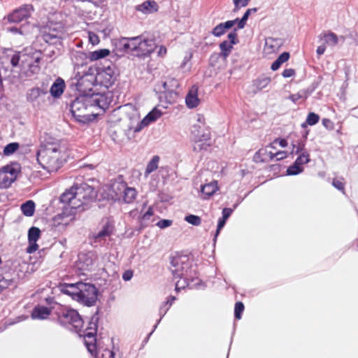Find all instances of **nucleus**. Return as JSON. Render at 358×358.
<instances>
[{
  "label": "nucleus",
  "mask_w": 358,
  "mask_h": 358,
  "mask_svg": "<svg viewBox=\"0 0 358 358\" xmlns=\"http://www.w3.org/2000/svg\"><path fill=\"white\" fill-rule=\"evenodd\" d=\"M94 77L97 83L106 88L111 87L116 80L114 69L110 66L100 69Z\"/></svg>",
  "instance_id": "obj_13"
},
{
  "label": "nucleus",
  "mask_w": 358,
  "mask_h": 358,
  "mask_svg": "<svg viewBox=\"0 0 358 358\" xmlns=\"http://www.w3.org/2000/svg\"><path fill=\"white\" fill-rule=\"evenodd\" d=\"M244 310V305L242 302H236L234 308V316L237 320L241 318V315Z\"/></svg>",
  "instance_id": "obj_48"
},
{
  "label": "nucleus",
  "mask_w": 358,
  "mask_h": 358,
  "mask_svg": "<svg viewBox=\"0 0 358 358\" xmlns=\"http://www.w3.org/2000/svg\"><path fill=\"white\" fill-rule=\"evenodd\" d=\"M92 107H97L103 110L108 108L110 101L103 94H94L89 95Z\"/></svg>",
  "instance_id": "obj_18"
},
{
  "label": "nucleus",
  "mask_w": 358,
  "mask_h": 358,
  "mask_svg": "<svg viewBox=\"0 0 358 358\" xmlns=\"http://www.w3.org/2000/svg\"><path fill=\"white\" fill-rule=\"evenodd\" d=\"M170 270L174 278H180L176 283V291L185 287L193 289L200 288L203 286L201 280L193 276L194 271L192 269L191 262L186 255H178L172 257Z\"/></svg>",
  "instance_id": "obj_1"
},
{
  "label": "nucleus",
  "mask_w": 358,
  "mask_h": 358,
  "mask_svg": "<svg viewBox=\"0 0 358 358\" xmlns=\"http://www.w3.org/2000/svg\"><path fill=\"white\" fill-rule=\"evenodd\" d=\"M226 32L227 31L224 28L222 23L217 24L211 31L212 34L216 37H220L224 35Z\"/></svg>",
  "instance_id": "obj_49"
},
{
  "label": "nucleus",
  "mask_w": 358,
  "mask_h": 358,
  "mask_svg": "<svg viewBox=\"0 0 358 358\" xmlns=\"http://www.w3.org/2000/svg\"><path fill=\"white\" fill-rule=\"evenodd\" d=\"M232 212H233V210L231 208H224L222 210V218L227 220V219L231 215Z\"/></svg>",
  "instance_id": "obj_62"
},
{
  "label": "nucleus",
  "mask_w": 358,
  "mask_h": 358,
  "mask_svg": "<svg viewBox=\"0 0 358 358\" xmlns=\"http://www.w3.org/2000/svg\"><path fill=\"white\" fill-rule=\"evenodd\" d=\"M136 12L144 15H151L158 11L159 6L154 0H146L134 7Z\"/></svg>",
  "instance_id": "obj_15"
},
{
  "label": "nucleus",
  "mask_w": 358,
  "mask_h": 358,
  "mask_svg": "<svg viewBox=\"0 0 358 358\" xmlns=\"http://www.w3.org/2000/svg\"><path fill=\"white\" fill-rule=\"evenodd\" d=\"M96 358H100L99 354H97ZM102 358H115V353L106 349L104 350V353L102 354Z\"/></svg>",
  "instance_id": "obj_61"
},
{
  "label": "nucleus",
  "mask_w": 358,
  "mask_h": 358,
  "mask_svg": "<svg viewBox=\"0 0 358 358\" xmlns=\"http://www.w3.org/2000/svg\"><path fill=\"white\" fill-rule=\"evenodd\" d=\"M51 313V310L45 306L35 307L31 313V317L33 319L44 320L46 319Z\"/></svg>",
  "instance_id": "obj_29"
},
{
  "label": "nucleus",
  "mask_w": 358,
  "mask_h": 358,
  "mask_svg": "<svg viewBox=\"0 0 358 358\" xmlns=\"http://www.w3.org/2000/svg\"><path fill=\"white\" fill-rule=\"evenodd\" d=\"M332 185L337 189H338L344 193V190H345L344 182H343L342 180L334 179L333 182H332Z\"/></svg>",
  "instance_id": "obj_54"
},
{
  "label": "nucleus",
  "mask_w": 358,
  "mask_h": 358,
  "mask_svg": "<svg viewBox=\"0 0 358 358\" xmlns=\"http://www.w3.org/2000/svg\"><path fill=\"white\" fill-rule=\"evenodd\" d=\"M22 55H20V52H15L10 58V64L13 67L18 66L20 61H22Z\"/></svg>",
  "instance_id": "obj_51"
},
{
  "label": "nucleus",
  "mask_w": 358,
  "mask_h": 358,
  "mask_svg": "<svg viewBox=\"0 0 358 358\" xmlns=\"http://www.w3.org/2000/svg\"><path fill=\"white\" fill-rule=\"evenodd\" d=\"M138 41L139 36L122 38L117 42V46L120 50L126 52H136L138 55Z\"/></svg>",
  "instance_id": "obj_14"
},
{
  "label": "nucleus",
  "mask_w": 358,
  "mask_h": 358,
  "mask_svg": "<svg viewBox=\"0 0 358 358\" xmlns=\"http://www.w3.org/2000/svg\"><path fill=\"white\" fill-rule=\"evenodd\" d=\"M138 45V55L143 56L151 54L156 48V44L152 39L144 38L142 36H139Z\"/></svg>",
  "instance_id": "obj_16"
},
{
  "label": "nucleus",
  "mask_w": 358,
  "mask_h": 358,
  "mask_svg": "<svg viewBox=\"0 0 358 358\" xmlns=\"http://www.w3.org/2000/svg\"><path fill=\"white\" fill-rule=\"evenodd\" d=\"M43 41L51 45L60 43L64 34V27L62 22L49 21L41 29Z\"/></svg>",
  "instance_id": "obj_7"
},
{
  "label": "nucleus",
  "mask_w": 358,
  "mask_h": 358,
  "mask_svg": "<svg viewBox=\"0 0 358 358\" xmlns=\"http://www.w3.org/2000/svg\"><path fill=\"white\" fill-rule=\"evenodd\" d=\"M59 322L64 327L78 332L83 326V320L78 313L66 308H62L57 313Z\"/></svg>",
  "instance_id": "obj_6"
},
{
  "label": "nucleus",
  "mask_w": 358,
  "mask_h": 358,
  "mask_svg": "<svg viewBox=\"0 0 358 358\" xmlns=\"http://www.w3.org/2000/svg\"><path fill=\"white\" fill-rule=\"evenodd\" d=\"M303 171V168L302 166H299L298 164H296V163L294 162L293 165L290 166L287 169V175L295 176L301 173Z\"/></svg>",
  "instance_id": "obj_44"
},
{
  "label": "nucleus",
  "mask_w": 358,
  "mask_h": 358,
  "mask_svg": "<svg viewBox=\"0 0 358 358\" xmlns=\"http://www.w3.org/2000/svg\"><path fill=\"white\" fill-rule=\"evenodd\" d=\"M43 93L42 90L38 87L32 88L29 90L27 94V99L29 102L35 101Z\"/></svg>",
  "instance_id": "obj_39"
},
{
  "label": "nucleus",
  "mask_w": 358,
  "mask_h": 358,
  "mask_svg": "<svg viewBox=\"0 0 358 358\" xmlns=\"http://www.w3.org/2000/svg\"><path fill=\"white\" fill-rule=\"evenodd\" d=\"M77 212H78L77 209L73 208L70 203H67L62 212L52 219V226L59 231H62L75 220Z\"/></svg>",
  "instance_id": "obj_8"
},
{
  "label": "nucleus",
  "mask_w": 358,
  "mask_h": 358,
  "mask_svg": "<svg viewBox=\"0 0 358 358\" xmlns=\"http://www.w3.org/2000/svg\"><path fill=\"white\" fill-rule=\"evenodd\" d=\"M226 221H227L226 220H224V219H223L222 217L219 219L218 223H217V227L216 233H215V239L218 236L220 230L224 227Z\"/></svg>",
  "instance_id": "obj_58"
},
{
  "label": "nucleus",
  "mask_w": 358,
  "mask_h": 358,
  "mask_svg": "<svg viewBox=\"0 0 358 358\" xmlns=\"http://www.w3.org/2000/svg\"><path fill=\"white\" fill-rule=\"evenodd\" d=\"M33 11L34 8L31 5L24 4L8 14L3 20H7L9 23L17 24L29 19Z\"/></svg>",
  "instance_id": "obj_10"
},
{
  "label": "nucleus",
  "mask_w": 358,
  "mask_h": 358,
  "mask_svg": "<svg viewBox=\"0 0 358 358\" xmlns=\"http://www.w3.org/2000/svg\"><path fill=\"white\" fill-rule=\"evenodd\" d=\"M137 195V192L136 189L133 187H126L125 190L122 194V198L125 203H133L136 199Z\"/></svg>",
  "instance_id": "obj_33"
},
{
  "label": "nucleus",
  "mask_w": 358,
  "mask_h": 358,
  "mask_svg": "<svg viewBox=\"0 0 358 358\" xmlns=\"http://www.w3.org/2000/svg\"><path fill=\"white\" fill-rule=\"evenodd\" d=\"M173 223V221L171 220H161L157 223V226L160 229H165L166 227H170Z\"/></svg>",
  "instance_id": "obj_55"
},
{
  "label": "nucleus",
  "mask_w": 358,
  "mask_h": 358,
  "mask_svg": "<svg viewBox=\"0 0 358 358\" xmlns=\"http://www.w3.org/2000/svg\"><path fill=\"white\" fill-rule=\"evenodd\" d=\"M198 89L196 87L193 86L189 91L185 98L187 106L189 108H196L199 104V99L197 94Z\"/></svg>",
  "instance_id": "obj_24"
},
{
  "label": "nucleus",
  "mask_w": 358,
  "mask_h": 358,
  "mask_svg": "<svg viewBox=\"0 0 358 358\" xmlns=\"http://www.w3.org/2000/svg\"><path fill=\"white\" fill-rule=\"evenodd\" d=\"M219 47L220 49V55L224 59H226L227 57H229L233 49V45L231 44L230 42H228V41H224L222 43H220Z\"/></svg>",
  "instance_id": "obj_37"
},
{
  "label": "nucleus",
  "mask_w": 358,
  "mask_h": 358,
  "mask_svg": "<svg viewBox=\"0 0 358 358\" xmlns=\"http://www.w3.org/2000/svg\"><path fill=\"white\" fill-rule=\"evenodd\" d=\"M88 38H89V42L92 45L99 44V43L100 41L99 36L96 34H94L92 31L88 32Z\"/></svg>",
  "instance_id": "obj_53"
},
{
  "label": "nucleus",
  "mask_w": 358,
  "mask_h": 358,
  "mask_svg": "<svg viewBox=\"0 0 358 358\" xmlns=\"http://www.w3.org/2000/svg\"><path fill=\"white\" fill-rule=\"evenodd\" d=\"M37 161L48 172H56L65 161L63 150L57 143L41 145L37 152Z\"/></svg>",
  "instance_id": "obj_3"
},
{
  "label": "nucleus",
  "mask_w": 358,
  "mask_h": 358,
  "mask_svg": "<svg viewBox=\"0 0 358 358\" xmlns=\"http://www.w3.org/2000/svg\"><path fill=\"white\" fill-rule=\"evenodd\" d=\"M126 187L127 185L124 182H115L112 184L110 188V194L112 197H113L115 199H119L122 196Z\"/></svg>",
  "instance_id": "obj_30"
},
{
  "label": "nucleus",
  "mask_w": 358,
  "mask_h": 358,
  "mask_svg": "<svg viewBox=\"0 0 358 358\" xmlns=\"http://www.w3.org/2000/svg\"><path fill=\"white\" fill-rule=\"evenodd\" d=\"M9 179V176L6 173L1 174V169H0V183L3 187H8L10 185H7V180Z\"/></svg>",
  "instance_id": "obj_56"
},
{
  "label": "nucleus",
  "mask_w": 358,
  "mask_h": 358,
  "mask_svg": "<svg viewBox=\"0 0 358 358\" xmlns=\"http://www.w3.org/2000/svg\"><path fill=\"white\" fill-rule=\"evenodd\" d=\"M110 55L108 49H99L89 53V59L90 61H96L104 58Z\"/></svg>",
  "instance_id": "obj_36"
},
{
  "label": "nucleus",
  "mask_w": 358,
  "mask_h": 358,
  "mask_svg": "<svg viewBox=\"0 0 358 358\" xmlns=\"http://www.w3.org/2000/svg\"><path fill=\"white\" fill-rule=\"evenodd\" d=\"M13 284V280L6 279L3 276L0 275V293L4 289L8 288Z\"/></svg>",
  "instance_id": "obj_50"
},
{
  "label": "nucleus",
  "mask_w": 358,
  "mask_h": 358,
  "mask_svg": "<svg viewBox=\"0 0 358 358\" xmlns=\"http://www.w3.org/2000/svg\"><path fill=\"white\" fill-rule=\"evenodd\" d=\"M21 210L27 217H31L35 211V203L33 201L29 200L21 205Z\"/></svg>",
  "instance_id": "obj_34"
},
{
  "label": "nucleus",
  "mask_w": 358,
  "mask_h": 358,
  "mask_svg": "<svg viewBox=\"0 0 358 358\" xmlns=\"http://www.w3.org/2000/svg\"><path fill=\"white\" fill-rule=\"evenodd\" d=\"M281 45L282 42L280 39L273 38H266L264 52L267 55L272 54L278 51Z\"/></svg>",
  "instance_id": "obj_23"
},
{
  "label": "nucleus",
  "mask_w": 358,
  "mask_h": 358,
  "mask_svg": "<svg viewBox=\"0 0 358 358\" xmlns=\"http://www.w3.org/2000/svg\"><path fill=\"white\" fill-rule=\"evenodd\" d=\"M60 291L69 296L73 300H77L80 289V282L77 283L67 284L64 283L59 286Z\"/></svg>",
  "instance_id": "obj_21"
},
{
  "label": "nucleus",
  "mask_w": 358,
  "mask_h": 358,
  "mask_svg": "<svg viewBox=\"0 0 358 358\" xmlns=\"http://www.w3.org/2000/svg\"><path fill=\"white\" fill-rule=\"evenodd\" d=\"M320 38L321 40L324 41V43L329 46H335L338 43V36L333 32L324 34L323 36H321Z\"/></svg>",
  "instance_id": "obj_35"
},
{
  "label": "nucleus",
  "mask_w": 358,
  "mask_h": 358,
  "mask_svg": "<svg viewBox=\"0 0 358 358\" xmlns=\"http://www.w3.org/2000/svg\"><path fill=\"white\" fill-rule=\"evenodd\" d=\"M309 162V154L307 152H303L296 158L294 162L296 164L302 166L303 164H307Z\"/></svg>",
  "instance_id": "obj_45"
},
{
  "label": "nucleus",
  "mask_w": 358,
  "mask_h": 358,
  "mask_svg": "<svg viewBox=\"0 0 358 358\" xmlns=\"http://www.w3.org/2000/svg\"><path fill=\"white\" fill-rule=\"evenodd\" d=\"M133 271L131 270H127L122 275V279L124 281L130 280L133 277Z\"/></svg>",
  "instance_id": "obj_64"
},
{
  "label": "nucleus",
  "mask_w": 358,
  "mask_h": 358,
  "mask_svg": "<svg viewBox=\"0 0 358 358\" xmlns=\"http://www.w3.org/2000/svg\"><path fill=\"white\" fill-rule=\"evenodd\" d=\"M96 196L94 189L86 183L76 185L64 192L60 201L62 203H70L73 208L78 212L84 211L89 208L90 203Z\"/></svg>",
  "instance_id": "obj_2"
},
{
  "label": "nucleus",
  "mask_w": 358,
  "mask_h": 358,
  "mask_svg": "<svg viewBox=\"0 0 358 358\" xmlns=\"http://www.w3.org/2000/svg\"><path fill=\"white\" fill-rule=\"evenodd\" d=\"M162 111L157 108H155L143 119V124H150V123L155 122L162 116Z\"/></svg>",
  "instance_id": "obj_31"
},
{
  "label": "nucleus",
  "mask_w": 358,
  "mask_h": 358,
  "mask_svg": "<svg viewBox=\"0 0 358 358\" xmlns=\"http://www.w3.org/2000/svg\"><path fill=\"white\" fill-rule=\"evenodd\" d=\"M238 18H236L234 20H228L225 22H222L224 28L226 31L230 29L232 27H234L236 23H238Z\"/></svg>",
  "instance_id": "obj_57"
},
{
  "label": "nucleus",
  "mask_w": 358,
  "mask_h": 358,
  "mask_svg": "<svg viewBox=\"0 0 358 358\" xmlns=\"http://www.w3.org/2000/svg\"><path fill=\"white\" fill-rule=\"evenodd\" d=\"M41 231L38 228L32 227L28 231V241L29 243L36 242L40 238Z\"/></svg>",
  "instance_id": "obj_40"
},
{
  "label": "nucleus",
  "mask_w": 358,
  "mask_h": 358,
  "mask_svg": "<svg viewBox=\"0 0 358 358\" xmlns=\"http://www.w3.org/2000/svg\"><path fill=\"white\" fill-rule=\"evenodd\" d=\"M218 190L217 182L215 180L201 185V192L203 195V199H208L213 195Z\"/></svg>",
  "instance_id": "obj_28"
},
{
  "label": "nucleus",
  "mask_w": 358,
  "mask_h": 358,
  "mask_svg": "<svg viewBox=\"0 0 358 358\" xmlns=\"http://www.w3.org/2000/svg\"><path fill=\"white\" fill-rule=\"evenodd\" d=\"M251 10H253V13L257 12V9L256 8H249L248 9L244 15H243L242 18L241 20L238 19V29H243L246 24V22L251 14Z\"/></svg>",
  "instance_id": "obj_42"
},
{
  "label": "nucleus",
  "mask_w": 358,
  "mask_h": 358,
  "mask_svg": "<svg viewBox=\"0 0 358 358\" xmlns=\"http://www.w3.org/2000/svg\"><path fill=\"white\" fill-rule=\"evenodd\" d=\"M113 225L110 222L107 220L103 225L101 229L94 231L92 234V238L95 242H101L106 240V238L110 237L113 231Z\"/></svg>",
  "instance_id": "obj_17"
},
{
  "label": "nucleus",
  "mask_w": 358,
  "mask_h": 358,
  "mask_svg": "<svg viewBox=\"0 0 358 358\" xmlns=\"http://www.w3.org/2000/svg\"><path fill=\"white\" fill-rule=\"evenodd\" d=\"M18 148L19 144L17 143H10L4 148L3 154L5 155H10L14 153Z\"/></svg>",
  "instance_id": "obj_46"
},
{
  "label": "nucleus",
  "mask_w": 358,
  "mask_h": 358,
  "mask_svg": "<svg viewBox=\"0 0 358 358\" xmlns=\"http://www.w3.org/2000/svg\"><path fill=\"white\" fill-rule=\"evenodd\" d=\"M319 120L320 116L317 114L315 113H310L307 116L306 123L313 126L319 122Z\"/></svg>",
  "instance_id": "obj_47"
},
{
  "label": "nucleus",
  "mask_w": 358,
  "mask_h": 358,
  "mask_svg": "<svg viewBox=\"0 0 358 358\" xmlns=\"http://www.w3.org/2000/svg\"><path fill=\"white\" fill-rule=\"evenodd\" d=\"M176 299L175 296H170L166 301L164 302L161 306L159 307V314L160 315V318L157 322L159 324L162 319V317L166 314L171 306H172L173 301Z\"/></svg>",
  "instance_id": "obj_32"
},
{
  "label": "nucleus",
  "mask_w": 358,
  "mask_h": 358,
  "mask_svg": "<svg viewBox=\"0 0 358 358\" xmlns=\"http://www.w3.org/2000/svg\"><path fill=\"white\" fill-rule=\"evenodd\" d=\"M309 96V93L307 90H301L296 94H291L289 99L294 103H296L299 100H305Z\"/></svg>",
  "instance_id": "obj_41"
},
{
  "label": "nucleus",
  "mask_w": 358,
  "mask_h": 358,
  "mask_svg": "<svg viewBox=\"0 0 358 358\" xmlns=\"http://www.w3.org/2000/svg\"><path fill=\"white\" fill-rule=\"evenodd\" d=\"M92 254H80L78 255V266L81 270L89 271L94 265Z\"/></svg>",
  "instance_id": "obj_22"
},
{
  "label": "nucleus",
  "mask_w": 358,
  "mask_h": 358,
  "mask_svg": "<svg viewBox=\"0 0 358 358\" xmlns=\"http://www.w3.org/2000/svg\"><path fill=\"white\" fill-rule=\"evenodd\" d=\"M64 88V81L62 78H58L52 85L50 89V93L53 97L58 98L63 94Z\"/></svg>",
  "instance_id": "obj_25"
},
{
  "label": "nucleus",
  "mask_w": 358,
  "mask_h": 358,
  "mask_svg": "<svg viewBox=\"0 0 358 358\" xmlns=\"http://www.w3.org/2000/svg\"><path fill=\"white\" fill-rule=\"evenodd\" d=\"M75 79L77 80L75 84L80 95H91L92 94L91 92L92 91L94 83L96 81L93 74L85 73L78 78L76 76Z\"/></svg>",
  "instance_id": "obj_11"
},
{
  "label": "nucleus",
  "mask_w": 358,
  "mask_h": 358,
  "mask_svg": "<svg viewBox=\"0 0 358 358\" xmlns=\"http://www.w3.org/2000/svg\"><path fill=\"white\" fill-rule=\"evenodd\" d=\"M89 56L83 51L78 50L72 52L71 60L75 66H82L87 64Z\"/></svg>",
  "instance_id": "obj_27"
},
{
  "label": "nucleus",
  "mask_w": 358,
  "mask_h": 358,
  "mask_svg": "<svg viewBox=\"0 0 358 358\" xmlns=\"http://www.w3.org/2000/svg\"><path fill=\"white\" fill-rule=\"evenodd\" d=\"M184 220L194 226H199L201 223V217L195 215H188L185 217Z\"/></svg>",
  "instance_id": "obj_43"
},
{
  "label": "nucleus",
  "mask_w": 358,
  "mask_h": 358,
  "mask_svg": "<svg viewBox=\"0 0 358 358\" xmlns=\"http://www.w3.org/2000/svg\"><path fill=\"white\" fill-rule=\"evenodd\" d=\"M42 59V52L38 50H27L22 55L21 73L27 77H31L40 71V62Z\"/></svg>",
  "instance_id": "obj_5"
},
{
  "label": "nucleus",
  "mask_w": 358,
  "mask_h": 358,
  "mask_svg": "<svg viewBox=\"0 0 358 358\" xmlns=\"http://www.w3.org/2000/svg\"><path fill=\"white\" fill-rule=\"evenodd\" d=\"M1 174L6 173L9 179L7 180V185H11L17 178L18 173L20 171V166L17 163H13L3 166L1 169Z\"/></svg>",
  "instance_id": "obj_19"
},
{
  "label": "nucleus",
  "mask_w": 358,
  "mask_h": 358,
  "mask_svg": "<svg viewBox=\"0 0 358 358\" xmlns=\"http://www.w3.org/2000/svg\"><path fill=\"white\" fill-rule=\"evenodd\" d=\"M236 30L237 29H234L233 31L230 32L227 36V41L230 42L232 45L238 43Z\"/></svg>",
  "instance_id": "obj_52"
},
{
  "label": "nucleus",
  "mask_w": 358,
  "mask_h": 358,
  "mask_svg": "<svg viewBox=\"0 0 358 358\" xmlns=\"http://www.w3.org/2000/svg\"><path fill=\"white\" fill-rule=\"evenodd\" d=\"M271 81V78L268 76H261L254 80L252 82L253 92L257 93L266 88L270 84Z\"/></svg>",
  "instance_id": "obj_26"
},
{
  "label": "nucleus",
  "mask_w": 358,
  "mask_h": 358,
  "mask_svg": "<svg viewBox=\"0 0 358 358\" xmlns=\"http://www.w3.org/2000/svg\"><path fill=\"white\" fill-rule=\"evenodd\" d=\"M29 243V245L27 248V252L28 253H33L37 250L38 246L36 242Z\"/></svg>",
  "instance_id": "obj_63"
},
{
  "label": "nucleus",
  "mask_w": 358,
  "mask_h": 358,
  "mask_svg": "<svg viewBox=\"0 0 358 358\" xmlns=\"http://www.w3.org/2000/svg\"><path fill=\"white\" fill-rule=\"evenodd\" d=\"M159 161V157L158 156H154L152 159L148 164L145 175V176H148L150 173L155 171L158 167V163Z\"/></svg>",
  "instance_id": "obj_38"
},
{
  "label": "nucleus",
  "mask_w": 358,
  "mask_h": 358,
  "mask_svg": "<svg viewBox=\"0 0 358 358\" xmlns=\"http://www.w3.org/2000/svg\"><path fill=\"white\" fill-rule=\"evenodd\" d=\"M194 130L193 134L194 135V150L199 152L203 150H207L210 145V134L208 129H205L201 132L199 129L196 130V126L194 127Z\"/></svg>",
  "instance_id": "obj_12"
},
{
  "label": "nucleus",
  "mask_w": 358,
  "mask_h": 358,
  "mask_svg": "<svg viewBox=\"0 0 358 358\" xmlns=\"http://www.w3.org/2000/svg\"><path fill=\"white\" fill-rule=\"evenodd\" d=\"M278 143L279 145L282 148H285L287 145V142L285 139H275L272 143L270 144V147L275 148V144Z\"/></svg>",
  "instance_id": "obj_59"
},
{
  "label": "nucleus",
  "mask_w": 358,
  "mask_h": 358,
  "mask_svg": "<svg viewBox=\"0 0 358 358\" xmlns=\"http://www.w3.org/2000/svg\"><path fill=\"white\" fill-rule=\"evenodd\" d=\"M90 325H93L88 327L86 329V332L84 334V337L85 338V344L87 348V350L92 353L93 350L95 349V345L94 342L95 341V335L96 333V324L95 323H91Z\"/></svg>",
  "instance_id": "obj_20"
},
{
  "label": "nucleus",
  "mask_w": 358,
  "mask_h": 358,
  "mask_svg": "<svg viewBox=\"0 0 358 358\" xmlns=\"http://www.w3.org/2000/svg\"><path fill=\"white\" fill-rule=\"evenodd\" d=\"M98 289L94 285L80 282L77 301L87 306H92L96 301Z\"/></svg>",
  "instance_id": "obj_9"
},
{
  "label": "nucleus",
  "mask_w": 358,
  "mask_h": 358,
  "mask_svg": "<svg viewBox=\"0 0 358 358\" xmlns=\"http://www.w3.org/2000/svg\"><path fill=\"white\" fill-rule=\"evenodd\" d=\"M153 215V210L151 207H150L148 210L143 214L142 217V222H145L149 220L151 216Z\"/></svg>",
  "instance_id": "obj_60"
},
{
  "label": "nucleus",
  "mask_w": 358,
  "mask_h": 358,
  "mask_svg": "<svg viewBox=\"0 0 358 358\" xmlns=\"http://www.w3.org/2000/svg\"><path fill=\"white\" fill-rule=\"evenodd\" d=\"M92 108L89 95H79L71 105L72 115L78 122L83 123L88 122L92 120L94 114Z\"/></svg>",
  "instance_id": "obj_4"
}]
</instances>
